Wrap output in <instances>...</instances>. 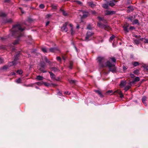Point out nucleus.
<instances>
[{
  "label": "nucleus",
  "mask_w": 148,
  "mask_h": 148,
  "mask_svg": "<svg viewBox=\"0 0 148 148\" xmlns=\"http://www.w3.org/2000/svg\"><path fill=\"white\" fill-rule=\"evenodd\" d=\"M143 38H142V39H135L134 40V43L137 45L140 42V40H143Z\"/></svg>",
  "instance_id": "12"
},
{
  "label": "nucleus",
  "mask_w": 148,
  "mask_h": 148,
  "mask_svg": "<svg viewBox=\"0 0 148 148\" xmlns=\"http://www.w3.org/2000/svg\"><path fill=\"white\" fill-rule=\"evenodd\" d=\"M136 37L137 38H140V36H136Z\"/></svg>",
  "instance_id": "58"
},
{
  "label": "nucleus",
  "mask_w": 148,
  "mask_h": 148,
  "mask_svg": "<svg viewBox=\"0 0 148 148\" xmlns=\"http://www.w3.org/2000/svg\"><path fill=\"white\" fill-rule=\"evenodd\" d=\"M6 16L5 14L3 12L0 13V16L2 17H5Z\"/></svg>",
  "instance_id": "28"
},
{
  "label": "nucleus",
  "mask_w": 148,
  "mask_h": 148,
  "mask_svg": "<svg viewBox=\"0 0 148 148\" xmlns=\"http://www.w3.org/2000/svg\"><path fill=\"white\" fill-rule=\"evenodd\" d=\"M129 25L128 24L126 26H123V28L124 30L127 32H129L127 27H128Z\"/></svg>",
  "instance_id": "17"
},
{
  "label": "nucleus",
  "mask_w": 148,
  "mask_h": 148,
  "mask_svg": "<svg viewBox=\"0 0 148 148\" xmlns=\"http://www.w3.org/2000/svg\"><path fill=\"white\" fill-rule=\"evenodd\" d=\"M128 19L130 20V21L132 22V19L131 18V17H130V18H128Z\"/></svg>",
  "instance_id": "59"
},
{
  "label": "nucleus",
  "mask_w": 148,
  "mask_h": 148,
  "mask_svg": "<svg viewBox=\"0 0 148 148\" xmlns=\"http://www.w3.org/2000/svg\"><path fill=\"white\" fill-rule=\"evenodd\" d=\"M57 50V49L55 48H52L49 49V51L52 52H54Z\"/></svg>",
  "instance_id": "15"
},
{
  "label": "nucleus",
  "mask_w": 148,
  "mask_h": 148,
  "mask_svg": "<svg viewBox=\"0 0 148 148\" xmlns=\"http://www.w3.org/2000/svg\"><path fill=\"white\" fill-rule=\"evenodd\" d=\"M44 5L43 4H41L40 5L39 7L41 9H43L44 8Z\"/></svg>",
  "instance_id": "42"
},
{
  "label": "nucleus",
  "mask_w": 148,
  "mask_h": 148,
  "mask_svg": "<svg viewBox=\"0 0 148 148\" xmlns=\"http://www.w3.org/2000/svg\"><path fill=\"white\" fill-rule=\"evenodd\" d=\"M98 61L99 66L101 67H108L109 68V71L113 73L116 72V68L114 64L112 63L109 61H107L104 64L106 60L104 57H99L97 58Z\"/></svg>",
  "instance_id": "1"
},
{
  "label": "nucleus",
  "mask_w": 148,
  "mask_h": 148,
  "mask_svg": "<svg viewBox=\"0 0 148 148\" xmlns=\"http://www.w3.org/2000/svg\"><path fill=\"white\" fill-rule=\"evenodd\" d=\"M74 2H75L77 4L82 5V3L81 1H74Z\"/></svg>",
  "instance_id": "23"
},
{
  "label": "nucleus",
  "mask_w": 148,
  "mask_h": 148,
  "mask_svg": "<svg viewBox=\"0 0 148 148\" xmlns=\"http://www.w3.org/2000/svg\"><path fill=\"white\" fill-rule=\"evenodd\" d=\"M79 27V26L78 25H77L76 27V28L77 29H78Z\"/></svg>",
  "instance_id": "62"
},
{
  "label": "nucleus",
  "mask_w": 148,
  "mask_h": 148,
  "mask_svg": "<svg viewBox=\"0 0 148 148\" xmlns=\"http://www.w3.org/2000/svg\"><path fill=\"white\" fill-rule=\"evenodd\" d=\"M3 62V59L0 58V64L2 63Z\"/></svg>",
  "instance_id": "46"
},
{
  "label": "nucleus",
  "mask_w": 148,
  "mask_h": 148,
  "mask_svg": "<svg viewBox=\"0 0 148 148\" xmlns=\"http://www.w3.org/2000/svg\"><path fill=\"white\" fill-rule=\"evenodd\" d=\"M98 18L100 21H103L104 20L103 18L101 17L100 16H98Z\"/></svg>",
  "instance_id": "37"
},
{
  "label": "nucleus",
  "mask_w": 148,
  "mask_h": 148,
  "mask_svg": "<svg viewBox=\"0 0 148 148\" xmlns=\"http://www.w3.org/2000/svg\"><path fill=\"white\" fill-rule=\"evenodd\" d=\"M112 90H108V91L106 93L107 94H109L110 93H112Z\"/></svg>",
  "instance_id": "44"
},
{
  "label": "nucleus",
  "mask_w": 148,
  "mask_h": 148,
  "mask_svg": "<svg viewBox=\"0 0 148 148\" xmlns=\"http://www.w3.org/2000/svg\"><path fill=\"white\" fill-rule=\"evenodd\" d=\"M147 97L145 96H144L142 99V101L145 104V106L147 105V104L145 102L146 100Z\"/></svg>",
  "instance_id": "14"
},
{
  "label": "nucleus",
  "mask_w": 148,
  "mask_h": 148,
  "mask_svg": "<svg viewBox=\"0 0 148 148\" xmlns=\"http://www.w3.org/2000/svg\"><path fill=\"white\" fill-rule=\"evenodd\" d=\"M69 82L71 84H73L75 82V81L72 80H69Z\"/></svg>",
  "instance_id": "40"
},
{
  "label": "nucleus",
  "mask_w": 148,
  "mask_h": 148,
  "mask_svg": "<svg viewBox=\"0 0 148 148\" xmlns=\"http://www.w3.org/2000/svg\"><path fill=\"white\" fill-rule=\"evenodd\" d=\"M116 36L114 35H112V36L110 37V41L111 42L115 38Z\"/></svg>",
  "instance_id": "24"
},
{
  "label": "nucleus",
  "mask_w": 148,
  "mask_h": 148,
  "mask_svg": "<svg viewBox=\"0 0 148 148\" xmlns=\"http://www.w3.org/2000/svg\"><path fill=\"white\" fill-rule=\"evenodd\" d=\"M87 28L88 29H92V27L90 24H89L88 25Z\"/></svg>",
  "instance_id": "39"
},
{
  "label": "nucleus",
  "mask_w": 148,
  "mask_h": 148,
  "mask_svg": "<svg viewBox=\"0 0 148 148\" xmlns=\"http://www.w3.org/2000/svg\"><path fill=\"white\" fill-rule=\"evenodd\" d=\"M98 26L101 28H103L106 30H109L110 29V27L109 26L107 25L102 24L100 22L97 23Z\"/></svg>",
  "instance_id": "4"
},
{
  "label": "nucleus",
  "mask_w": 148,
  "mask_h": 148,
  "mask_svg": "<svg viewBox=\"0 0 148 148\" xmlns=\"http://www.w3.org/2000/svg\"><path fill=\"white\" fill-rule=\"evenodd\" d=\"M9 1V0H5V2H8Z\"/></svg>",
  "instance_id": "61"
},
{
  "label": "nucleus",
  "mask_w": 148,
  "mask_h": 148,
  "mask_svg": "<svg viewBox=\"0 0 148 148\" xmlns=\"http://www.w3.org/2000/svg\"><path fill=\"white\" fill-rule=\"evenodd\" d=\"M69 25L70 28L71 34L72 35H73L75 33V31L74 30L73 25L71 24H70Z\"/></svg>",
  "instance_id": "9"
},
{
  "label": "nucleus",
  "mask_w": 148,
  "mask_h": 148,
  "mask_svg": "<svg viewBox=\"0 0 148 148\" xmlns=\"http://www.w3.org/2000/svg\"><path fill=\"white\" fill-rule=\"evenodd\" d=\"M37 84L38 85H41L42 84L41 83L39 82H37Z\"/></svg>",
  "instance_id": "55"
},
{
  "label": "nucleus",
  "mask_w": 148,
  "mask_h": 148,
  "mask_svg": "<svg viewBox=\"0 0 148 148\" xmlns=\"http://www.w3.org/2000/svg\"><path fill=\"white\" fill-rule=\"evenodd\" d=\"M123 71H124V72H125V71L127 69V68L125 66H123Z\"/></svg>",
  "instance_id": "45"
},
{
  "label": "nucleus",
  "mask_w": 148,
  "mask_h": 148,
  "mask_svg": "<svg viewBox=\"0 0 148 148\" xmlns=\"http://www.w3.org/2000/svg\"><path fill=\"white\" fill-rule=\"evenodd\" d=\"M17 73L19 74H22L23 73L22 71L21 70H18L17 71Z\"/></svg>",
  "instance_id": "35"
},
{
  "label": "nucleus",
  "mask_w": 148,
  "mask_h": 148,
  "mask_svg": "<svg viewBox=\"0 0 148 148\" xmlns=\"http://www.w3.org/2000/svg\"><path fill=\"white\" fill-rule=\"evenodd\" d=\"M61 12L63 15L64 16H66L67 15V13L63 10H61Z\"/></svg>",
  "instance_id": "26"
},
{
  "label": "nucleus",
  "mask_w": 148,
  "mask_h": 148,
  "mask_svg": "<svg viewBox=\"0 0 148 148\" xmlns=\"http://www.w3.org/2000/svg\"><path fill=\"white\" fill-rule=\"evenodd\" d=\"M19 42V40H16L13 43V44L14 45H16Z\"/></svg>",
  "instance_id": "38"
},
{
  "label": "nucleus",
  "mask_w": 148,
  "mask_h": 148,
  "mask_svg": "<svg viewBox=\"0 0 148 148\" xmlns=\"http://www.w3.org/2000/svg\"><path fill=\"white\" fill-rule=\"evenodd\" d=\"M128 8H130L131 10H133V8L131 6H129L128 7Z\"/></svg>",
  "instance_id": "56"
},
{
  "label": "nucleus",
  "mask_w": 148,
  "mask_h": 148,
  "mask_svg": "<svg viewBox=\"0 0 148 148\" xmlns=\"http://www.w3.org/2000/svg\"><path fill=\"white\" fill-rule=\"evenodd\" d=\"M144 42L145 43H148V39L147 38L145 39Z\"/></svg>",
  "instance_id": "50"
},
{
  "label": "nucleus",
  "mask_w": 148,
  "mask_h": 148,
  "mask_svg": "<svg viewBox=\"0 0 148 148\" xmlns=\"http://www.w3.org/2000/svg\"><path fill=\"white\" fill-rule=\"evenodd\" d=\"M138 72V70H136L134 71L133 73L135 74H137Z\"/></svg>",
  "instance_id": "41"
},
{
  "label": "nucleus",
  "mask_w": 148,
  "mask_h": 148,
  "mask_svg": "<svg viewBox=\"0 0 148 148\" xmlns=\"http://www.w3.org/2000/svg\"><path fill=\"white\" fill-rule=\"evenodd\" d=\"M44 84L46 86H48V85H47V84L46 83H44Z\"/></svg>",
  "instance_id": "63"
},
{
  "label": "nucleus",
  "mask_w": 148,
  "mask_h": 148,
  "mask_svg": "<svg viewBox=\"0 0 148 148\" xmlns=\"http://www.w3.org/2000/svg\"><path fill=\"white\" fill-rule=\"evenodd\" d=\"M51 16V15L49 14H48L46 15V17L47 18H49Z\"/></svg>",
  "instance_id": "54"
},
{
  "label": "nucleus",
  "mask_w": 148,
  "mask_h": 148,
  "mask_svg": "<svg viewBox=\"0 0 148 148\" xmlns=\"http://www.w3.org/2000/svg\"><path fill=\"white\" fill-rule=\"evenodd\" d=\"M15 73L14 72H12L10 74L11 75H15Z\"/></svg>",
  "instance_id": "51"
},
{
  "label": "nucleus",
  "mask_w": 148,
  "mask_h": 148,
  "mask_svg": "<svg viewBox=\"0 0 148 148\" xmlns=\"http://www.w3.org/2000/svg\"><path fill=\"white\" fill-rule=\"evenodd\" d=\"M139 63L138 62H134L133 63V65L135 66L139 65Z\"/></svg>",
  "instance_id": "25"
},
{
  "label": "nucleus",
  "mask_w": 148,
  "mask_h": 148,
  "mask_svg": "<svg viewBox=\"0 0 148 148\" xmlns=\"http://www.w3.org/2000/svg\"><path fill=\"white\" fill-rule=\"evenodd\" d=\"M21 80L20 78L16 79L15 80V82L17 83H21Z\"/></svg>",
  "instance_id": "30"
},
{
  "label": "nucleus",
  "mask_w": 148,
  "mask_h": 148,
  "mask_svg": "<svg viewBox=\"0 0 148 148\" xmlns=\"http://www.w3.org/2000/svg\"><path fill=\"white\" fill-rule=\"evenodd\" d=\"M88 5L91 6L92 7H94L95 6V5L93 4V3L92 2H90L88 3Z\"/></svg>",
  "instance_id": "29"
},
{
  "label": "nucleus",
  "mask_w": 148,
  "mask_h": 148,
  "mask_svg": "<svg viewBox=\"0 0 148 148\" xmlns=\"http://www.w3.org/2000/svg\"><path fill=\"white\" fill-rule=\"evenodd\" d=\"M68 25V23L66 22L63 25L62 27H61V30L63 32H66L68 31V29L66 26Z\"/></svg>",
  "instance_id": "5"
},
{
  "label": "nucleus",
  "mask_w": 148,
  "mask_h": 148,
  "mask_svg": "<svg viewBox=\"0 0 148 148\" xmlns=\"http://www.w3.org/2000/svg\"><path fill=\"white\" fill-rule=\"evenodd\" d=\"M43 78V77L42 76H41L40 75H38L37 76L36 79L38 80H42Z\"/></svg>",
  "instance_id": "20"
},
{
  "label": "nucleus",
  "mask_w": 148,
  "mask_h": 148,
  "mask_svg": "<svg viewBox=\"0 0 148 148\" xmlns=\"http://www.w3.org/2000/svg\"><path fill=\"white\" fill-rule=\"evenodd\" d=\"M42 51L44 53L47 52V49L45 48H42Z\"/></svg>",
  "instance_id": "33"
},
{
  "label": "nucleus",
  "mask_w": 148,
  "mask_h": 148,
  "mask_svg": "<svg viewBox=\"0 0 148 148\" xmlns=\"http://www.w3.org/2000/svg\"><path fill=\"white\" fill-rule=\"evenodd\" d=\"M92 13L93 14H95L96 13V12L95 11H92Z\"/></svg>",
  "instance_id": "60"
},
{
  "label": "nucleus",
  "mask_w": 148,
  "mask_h": 148,
  "mask_svg": "<svg viewBox=\"0 0 148 148\" xmlns=\"http://www.w3.org/2000/svg\"><path fill=\"white\" fill-rule=\"evenodd\" d=\"M93 34V33L91 32H87L86 34V40L87 41L89 40V38L92 36Z\"/></svg>",
  "instance_id": "6"
},
{
  "label": "nucleus",
  "mask_w": 148,
  "mask_h": 148,
  "mask_svg": "<svg viewBox=\"0 0 148 148\" xmlns=\"http://www.w3.org/2000/svg\"><path fill=\"white\" fill-rule=\"evenodd\" d=\"M19 54H17L16 55L15 57V58L14 61L12 62H10L8 66L5 65L2 68H1V69H2L4 70H6V69L8 68L9 67L15 64V61L18 60V57H19Z\"/></svg>",
  "instance_id": "3"
},
{
  "label": "nucleus",
  "mask_w": 148,
  "mask_h": 148,
  "mask_svg": "<svg viewBox=\"0 0 148 148\" xmlns=\"http://www.w3.org/2000/svg\"><path fill=\"white\" fill-rule=\"evenodd\" d=\"M116 13V11H108L106 10L105 13L106 15H112Z\"/></svg>",
  "instance_id": "8"
},
{
  "label": "nucleus",
  "mask_w": 148,
  "mask_h": 148,
  "mask_svg": "<svg viewBox=\"0 0 148 148\" xmlns=\"http://www.w3.org/2000/svg\"><path fill=\"white\" fill-rule=\"evenodd\" d=\"M88 15V13H86L84 14L83 15V17H85L87 16Z\"/></svg>",
  "instance_id": "47"
},
{
  "label": "nucleus",
  "mask_w": 148,
  "mask_h": 148,
  "mask_svg": "<svg viewBox=\"0 0 148 148\" xmlns=\"http://www.w3.org/2000/svg\"><path fill=\"white\" fill-rule=\"evenodd\" d=\"M126 85V82L121 81V82L120 86L121 87H124Z\"/></svg>",
  "instance_id": "13"
},
{
  "label": "nucleus",
  "mask_w": 148,
  "mask_h": 148,
  "mask_svg": "<svg viewBox=\"0 0 148 148\" xmlns=\"http://www.w3.org/2000/svg\"><path fill=\"white\" fill-rule=\"evenodd\" d=\"M25 29L22 28L21 25L19 24L14 25L11 29V32L12 36H15L19 38L23 35V31Z\"/></svg>",
  "instance_id": "2"
},
{
  "label": "nucleus",
  "mask_w": 148,
  "mask_h": 148,
  "mask_svg": "<svg viewBox=\"0 0 148 148\" xmlns=\"http://www.w3.org/2000/svg\"><path fill=\"white\" fill-rule=\"evenodd\" d=\"M134 29V28L132 26H131L130 27V30H132Z\"/></svg>",
  "instance_id": "53"
},
{
  "label": "nucleus",
  "mask_w": 148,
  "mask_h": 148,
  "mask_svg": "<svg viewBox=\"0 0 148 148\" xmlns=\"http://www.w3.org/2000/svg\"><path fill=\"white\" fill-rule=\"evenodd\" d=\"M111 60L113 62H115L116 61L115 59L114 58H112Z\"/></svg>",
  "instance_id": "49"
},
{
  "label": "nucleus",
  "mask_w": 148,
  "mask_h": 148,
  "mask_svg": "<svg viewBox=\"0 0 148 148\" xmlns=\"http://www.w3.org/2000/svg\"><path fill=\"white\" fill-rule=\"evenodd\" d=\"M138 23V20H135L133 22H132V24H137Z\"/></svg>",
  "instance_id": "32"
},
{
  "label": "nucleus",
  "mask_w": 148,
  "mask_h": 148,
  "mask_svg": "<svg viewBox=\"0 0 148 148\" xmlns=\"http://www.w3.org/2000/svg\"><path fill=\"white\" fill-rule=\"evenodd\" d=\"M44 60L46 62L48 63L49 64H51V62L46 57H44Z\"/></svg>",
  "instance_id": "18"
},
{
  "label": "nucleus",
  "mask_w": 148,
  "mask_h": 148,
  "mask_svg": "<svg viewBox=\"0 0 148 148\" xmlns=\"http://www.w3.org/2000/svg\"><path fill=\"white\" fill-rule=\"evenodd\" d=\"M131 87V86L130 85L126 86L124 90L125 91L128 90Z\"/></svg>",
  "instance_id": "16"
},
{
  "label": "nucleus",
  "mask_w": 148,
  "mask_h": 148,
  "mask_svg": "<svg viewBox=\"0 0 148 148\" xmlns=\"http://www.w3.org/2000/svg\"><path fill=\"white\" fill-rule=\"evenodd\" d=\"M130 76L132 78H134L135 77L134 75L132 73L130 74Z\"/></svg>",
  "instance_id": "48"
},
{
  "label": "nucleus",
  "mask_w": 148,
  "mask_h": 148,
  "mask_svg": "<svg viewBox=\"0 0 148 148\" xmlns=\"http://www.w3.org/2000/svg\"><path fill=\"white\" fill-rule=\"evenodd\" d=\"M73 62H70V65H69V68L71 69L72 68V66H73Z\"/></svg>",
  "instance_id": "31"
},
{
  "label": "nucleus",
  "mask_w": 148,
  "mask_h": 148,
  "mask_svg": "<svg viewBox=\"0 0 148 148\" xmlns=\"http://www.w3.org/2000/svg\"><path fill=\"white\" fill-rule=\"evenodd\" d=\"M108 5H108V4H103L102 6L104 8L107 9L108 8Z\"/></svg>",
  "instance_id": "22"
},
{
  "label": "nucleus",
  "mask_w": 148,
  "mask_h": 148,
  "mask_svg": "<svg viewBox=\"0 0 148 148\" xmlns=\"http://www.w3.org/2000/svg\"><path fill=\"white\" fill-rule=\"evenodd\" d=\"M135 82H136L135 81H134V80L131 82H130L129 83V85H130L131 86L132 84H134Z\"/></svg>",
  "instance_id": "36"
},
{
  "label": "nucleus",
  "mask_w": 148,
  "mask_h": 148,
  "mask_svg": "<svg viewBox=\"0 0 148 148\" xmlns=\"http://www.w3.org/2000/svg\"><path fill=\"white\" fill-rule=\"evenodd\" d=\"M46 66L45 64V63H43L41 64V67L40 68V70L43 73H45L47 71L45 70V67Z\"/></svg>",
  "instance_id": "7"
},
{
  "label": "nucleus",
  "mask_w": 148,
  "mask_h": 148,
  "mask_svg": "<svg viewBox=\"0 0 148 148\" xmlns=\"http://www.w3.org/2000/svg\"><path fill=\"white\" fill-rule=\"evenodd\" d=\"M116 2L115 0H112V1L110 2L108 5L109 6L113 7L115 5V3Z\"/></svg>",
  "instance_id": "11"
},
{
  "label": "nucleus",
  "mask_w": 148,
  "mask_h": 148,
  "mask_svg": "<svg viewBox=\"0 0 148 148\" xmlns=\"http://www.w3.org/2000/svg\"><path fill=\"white\" fill-rule=\"evenodd\" d=\"M64 93L66 94L69 95L70 94V92H65Z\"/></svg>",
  "instance_id": "52"
},
{
  "label": "nucleus",
  "mask_w": 148,
  "mask_h": 148,
  "mask_svg": "<svg viewBox=\"0 0 148 148\" xmlns=\"http://www.w3.org/2000/svg\"><path fill=\"white\" fill-rule=\"evenodd\" d=\"M95 92L99 95L100 97H102L103 96L101 92L99 90H95Z\"/></svg>",
  "instance_id": "19"
},
{
  "label": "nucleus",
  "mask_w": 148,
  "mask_h": 148,
  "mask_svg": "<svg viewBox=\"0 0 148 148\" xmlns=\"http://www.w3.org/2000/svg\"><path fill=\"white\" fill-rule=\"evenodd\" d=\"M49 73L50 74L51 77L52 78H54L55 77V75L51 72H49Z\"/></svg>",
  "instance_id": "27"
},
{
  "label": "nucleus",
  "mask_w": 148,
  "mask_h": 148,
  "mask_svg": "<svg viewBox=\"0 0 148 148\" xmlns=\"http://www.w3.org/2000/svg\"><path fill=\"white\" fill-rule=\"evenodd\" d=\"M1 39H2V40H3L5 38L3 37H1Z\"/></svg>",
  "instance_id": "64"
},
{
  "label": "nucleus",
  "mask_w": 148,
  "mask_h": 148,
  "mask_svg": "<svg viewBox=\"0 0 148 148\" xmlns=\"http://www.w3.org/2000/svg\"><path fill=\"white\" fill-rule=\"evenodd\" d=\"M49 21H47L46 23V26H47L49 24Z\"/></svg>",
  "instance_id": "57"
},
{
  "label": "nucleus",
  "mask_w": 148,
  "mask_h": 148,
  "mask_svg": "<svg viewBox=\"0 0 148 148\" xmlns=\"http://www.w3.org/2000/svg\"><path fill=\"white\" fill-rule=\"evenodd\" d=\"M114 93H117L119 94L120 95V97L121 98H122L123 96V94L122 93V92L121 91L119 90H117L116 91H115L114 92Z\"/></svg>",
  "instance_id": "10"
},
{
  "label": "nucleus",
  "mask_w": 148,
  "mask_h": 148,
  "mask_svg": "<svg viewBox=\"0 0 148 148\" xmlns=\"http://www.w3.org/2000/svg\"><path fill=\"white\" fill-rule=\"evenodd\" d=\"M56 59L58 61H61V58H60V57L59 56L57 57V58H56Z\"/></svg>",
  "instance_id": "43"
},
{
  "label": "nucleus",
  "mask_w": 148,
  "mask_h": 148,
  "mask_svg": "<svg viewBox=\"0 0 148 148\" xmlns=\"http://www.w3.org/2000/svg\"><path fill=\"white\" fill-rule=\"evenodd\" d=\"M12 20L11 18L7 19L5 22V23H11L12 22Z\"/></svg>",
  "instance_id": "21"
},
{
  "label": "nucleus",
  "mask_w": 148,
  "mask_h": 148,
  "mask_svg": "<svg viewBox=\"0 0 148 148\" xmlns=\"http://www.w3.org/2000/svg\"><path fill=\"white\" fill-rule=\"evenodd\" d=\"M134 80L136 82H138L140 80V78L138 77H137L135 78Z\"/></svg>",
  "instance_id": "34"
}]
</instances>
